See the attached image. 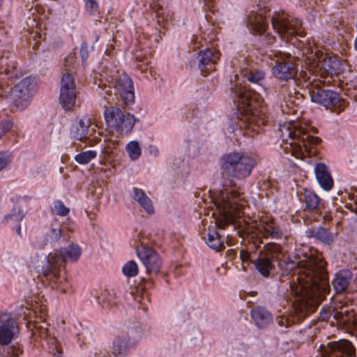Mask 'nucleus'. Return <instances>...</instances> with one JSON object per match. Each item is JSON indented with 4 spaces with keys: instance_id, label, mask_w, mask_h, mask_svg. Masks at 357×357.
I'll return each instance as SVG.
<instances>
[{
    "instance_id": "f257e3e1",
    "label": "nucleus",
    "mask_w": 357,
    "mask_h": 357,
    "mask_svg": "<svg viewBox=\"0 0 357 357\" xmlns=\"http://www.w3.org/2000/svg\"><path fill=\"white\" fill-rule=\"evenodd\" d=\"M291 264V268L296 266L297 270L296 279L289 284V294L294 298L292 305L295 314L298 319H303L317 309L328 291V275L325 263L315 258L305 257Z\"/></svg>"
},
{
    "instance_id": "f03ea898",
    "label": "nucleus",
    "mask_w": 357,
    "mask_h": 357,
    "mask_svg": "<svg viewBox=\"0 0 357 357\" xmlns=\"http://www.w3.org/2000/svg\"><path fill=\"white\" fill-rule=\"evenodd\" d=\"M82 252L78 244L72 243L67 247L54 250L45 257L46 263L42 267V273L52 288L63 294L66 292L68 283L64 275L65 264L68 261H77Z\"/></svg>"
},
{
    "instance_id": "7ed1b4c3",
    "label": "nucleus",
    "mask_w": 357,
    "mask_h": 357,
    "mask_svg": "<svg viewBox=\"0 0 357 357\" xmlns=\"http://www.w3.org/2000/svg\"><path fill=\"white\" fill-rule=\"evenodd\" d=\"M280 136L286 141L284 151L296 158H303L305 153L309 156L316 153L313 146L318 144L321 139L306 133L305 129L298 123L287 122L280 126Z\"/></svg>"
},
{
    "instance_id": "20e7f679",
    "label": "nucleus",
    "mask_w": 357,
    "mask_h": 357,
    "mask_svg": "<svg viewBox=\"0 0 357 357\" xmlns=\"http://www.w3.org/2000/svg\"><path fill=\"white\" fill-rule=\"evenodd\" d=\"M234 185L231 181L229 184L225 183L224 189L218 192H210L211 200L219 211L220 215L215 218V224L219 228H224L238 215V202L241 200V194L235 189L226 188Z\"/></svg>"
},
{
    "instance_id": "39448f33",
    "label": "nucleus",
    "mask_w": 357,
    "mask_h": 357,
    "mask_svg": "<svg viewBox=\"0 0 357 357\" xmlns=\"http://www.w3.org/2000/svg\"><path fill=\"white\" fill-rule=\"evenodd\" d=\"M237 98L239 110L244 114L245 120L249 124L256 126L264 125L268 120V116L262 108L257 107L256 100L258 94L255 91L249 90L245 86L234 91Z\"/></svg>"
},
{
    "instance_id": "423d86ee",
    "label": "nucleus",
    "mask_w": 357,
    "mask_h": 357,
    "mask_svg": "<svg viewBox=\"0 0 357 357\" xmlns=\"http://www.w3.org/2000/svg\"><path fill=\"white\" fill-rule=\"evenodd\" d=\"M256 162L252 157L233 152L222 157L221 169L224 176L243 179L249 176Z\"/></svg>"
},
{
    "instance_id": "0eeeda50",
    "label": "nucleus",
    "mask_w": 357,
    "mask_h": 357,
    "mask_svg": "<svg viewBox=\"0 0 357 357\" xmlns=\"http://www.w3.org/2000/svg\"><path fill=\"white\" fill-rule=\"evenodd\" d=\"M104 115L107 124L120 134L130 132L135 123L133 115L129 113L125 114L119 107L115 106L107 107Z\"/></svg>"
},
{
    "instance_id": "6e6552de",
    "label": "nucleus",
    "mask_w": 357,
    "mask_h": 357,
    "mask_svg": "<svg viewBox=\"0 0 357 357\" xmlns=\"http://www.w3.org/2000/svg\"><path fill=\"white\" fill-rule=\"evenodd\" d=\"M271 24L273 29L280 36L286 40L296 34H299L302 22L296 18H291L283 11L275 12L271 17Z\"/></svg>"
},
{
    "instance_id": "1a4fd4ad",
    "label": "nucleus",
    "mask_w": 357,
    "mask_h": 357,
    "mask_svg": "<svg viewBox=\"0 0 357 357\" xmlns=\"http://www.w3.org/2000/svg\"><path fill=\"white\" fill-rule=\"evenodd\" d=\"M35 78L26 77L17 84L11 91V98L19 110H24L30 105L36 91Z\"/></svg>"
},
{
    "instance_id": "9d476101",
    "label": "nucleus",
    "mask_w": 357,
    "mask_h": 357,
    "mask_svg": "<svg viewBox=\"0 0 357 357\" xmlns=\"http://www.w3.org/2000/svg\"><path fill=\"white\" fill-rule=\"evenodd\" d=\"M281 245L275 243H269L264 245L258 257L252 261L255 268L264 277H268L274 268L273 261L274 255L281 252Z\"/></svg>"
},
{
    "instance_id": "9b49d317",
    "label": "nucleus",
    "mask_w": 357,
    "mask_h": 357,
    "mask_svg": "<svg viewBox=\"0 0 357 357\" xmlns=\"http://www.w3.org/2000/svg\"><path fill=\"white\" fill-rule=\"evenodd\" d=\"M95 133V128L91 127V119L87 117L80 119L72 126L70 129L73 138L84 142L89 146L98 144L100 139L99 137H93Z\"/></svg>"
},
{
    "instance_id": "f8f14e48",
    "label": "nucleus",
    "mask_w": 357,
    "mask_h": 357,
    "mask_svg": "<svg viewBox=\"0 0 357 357\" xmlns=\"http://www.w3.org/2000/svg\"><path fill=\"white\" fill-rule=\"evenodd\" d=\"M77 89L73 77L70 73L63 75L61 81L59 100L62 107L70 110L75 104Z\"/></svg>"
},
{
    "instance_id": "ddd939ff",
    "label": "nucleus",
    "mask_w": 357,
    "mask_h": 357,
    "mask_svg": "<svg viewBox=\"0 0 357 357\" xmlns=\"http://www.w3.org/2000/svg\"><path fill=\"white\" fill-rule=\"evenodd\" d=\"M73 229V227L68 223L52 222L44 234V245L53 246L60 241H68L70 238V232H72Z\"/></svg>"
},
{
    "instance_id": "4468645a",
    "label": "nucleus",
    "mask_w": 357,
    "mask_h": 357,
    "mask_svg": "<svg viewBox=\"0 0 357 357\" xmlns=\"http://www.w3.org/2000/svg\"><path fill=\"white\" fill-rule=\"evenodd\" d=\"M322 357H356V349L347 340L330 342L321 347Z\"/></svg>"
},
{
    "instance_id": "2eb2a0df",
    "label": "nucleus",
    "mask_w": 357,
    "mask_h": 357,
    "mask_svg": "<svg viewBox=\"0 0 357 357\" xmlns=\"http://www.w3.org/2000/svg\"><path fill=\"white\" fill-rule=\"evenodd\" d=\"M311 100L326 107L329 106L335 107L338 104L337 113L344 109L342 105L339 94L332 90L322 89L317 85L313 86L309 91Z\"/></svg>"
},
{
    "instance_id": "dca6fc26",
    "label": "nucleus",
    "mask_w": 357,
    "mask_h": 357,
    "mask_svg": "<svg viewBox=\"0 0 357 357\" xmlns=\"http://www.w3.org/2000/svg\"><path fill=\"white\" fill-rule=\"evenodd\" d=\"M19 328L11 314L0 312V344L7 345L15 338Z\"/></svg>"
},
{
    "instance_id": "f3484780",
    "label": "nucleus",
    "mask_w": 357,
    "mask_h": 357,
    "mask_svg": "<svg viewBox=\"0 0 357 357\" xmlns=\"http://www.w3.org/2000/svg\"><path fill=\"white\" fill-rule=\"evenodd\" d=\"M295 63L289 59H283L282 56L275 61L273 68V73L275 77L280 79H293L297 74Z\"/></svg>"
},
{
    "instance_id": "a211bd4d",
    "label": "nucleus",
    "mask_w": 357,
    "mask_h": 357,
    "mask_svg": "<svg viewBox=\"0 0 357 357\" xmlns=\"http://www.w3.org/2000/svg\"><path fill=\"white\" fill-rule=\"evenodd\" d=\"M115 88L126 105L132 104L135 101L134 86L130 77L123 74L119 75L115 82Z\"/></svg>"
},
{
    "instance_id": "6ab92c4d",
    "label": "nucleus",
    "mask_w": 357,
    "mask_h": 357,
    "mask_svg": "<svg viewBox=\"0 0 357 357\" xmlns=\"http://www.w3.org/2000/svg\"><path fill=\"white\" fill-rule=\"evenodd\" d=\"M137 344V340L129 334L119 335L113 342L112 354L116 357H124Z\"/></svg>"
},
{
    "instance_id": "aec40b11",
    "label": "nucleus",
    "mask_w": 357,
    "mask_h": 357,
    "mask_svg": "<svg viewBox=\"0 0 357 357\" xmlns=\"http://www.w3.org/2000/svg\"><path fill=\"white\" fill-rule=\"evenodd\" d=\"M137 254L145 266L147 272H153L155 269L156 253L155 250L145 243L142 242L140 248L137 249Z\"/></svg>"
},
{
    "instance_id": "412c9836",
    "label": "nucleus",
    "mask_w": 357,
    "mask_h": 357,
    "mask_svg": "<svg viewBox=\"0 0 357 357\" xmlns=\"http://www.w3.org/2000/svg\"><path fill=\"white\" fill-rule=\"evenodd\" d=\"M314 171L316 179L321 188L326 191L331 190L333 187L334 181L326 165L321 162L317 163Z\"/></svg>"
},
{
    "instance_id": "4be33fe9",
    "label": "nucleus",
    "mask_w": 357,
    "mask_h": 357,
    "mask_svg": "<svg viewBox=\"0 0 357 357\" xmlns=\"http://www.w3.org/2000/svg\"><path fill=\"white\" fill-rule=\"evenodd\" d=\"M219 52L211 49H206L199 54V66L202 73H207L215 70L214 64L219 59Z\"/></svg>"
},
{
    "instance_id": "5701e85b",
    "label": "nucleus",
    "mask_w": 357,
    "mask_h": 357,
    "mask_svg": "<svg viewBox=\"0 0 357 357\" xmlns=\"http://www.w3.org/2000/svg\"><path fill=\"white\" fill-rule=\"evenodd\" d=\"M340 310L334 313V318L344 325L357 328V319L354 316V310L349 305H341L337 307Z\"/></svg>"
},
{
    "instance_id": "b1692460",
    "label": "nucleus",
    "mask_w": 357,
    "mask_h": 357,
    "mask_svg": "<svg viewBox=\"0 0 357 357\" xmlns=\"http://www.w3.org/2000/svg\"><path fill=\"white\" fill-rule=\"evenodd\" d=\"M352 278V273L349 270L338 271L332 281L333 287L337 294L344 292L349 287Z\"/></svg>"
},
{
    "instance_id": "393cba45",
    "label": "nucleus",
    "mask_w": 357,
    "mask_h": 357,
    "mask_svg": "<svg viewBox=\"0 0 357 357\" xmlns=\"http://www.w3.org/2000/svg\"><path fill=\"white\" fill-rule=\"evenodd\" d=\"M265 19L262 13H252L248 18L247 26L253 34H261L267 27Z\"/></svg>"
},
{
    "instance_id": "a878e982",
    "label": "nucleus",
    "mask_w": 357,
    "mask_h": 357,
    "mask_svg": "<svg viewBox=\"0 0 357 357\" xmlns=\"http://www.w3.org/2000/svg\"><path fill=\"white\" fill-rule=\"evenodd\" d=\"M259 230L264 238L280 239L284 236L280 227L273 220L262 222Z\"/></svg>"
},
{
    "instance_id": "bb28decb",
    "label": "nucleus",
    "mask_w": 357,
    "mask_h": 357,
    "mask_svg": "<svg viewBox=\"0 0 357 357\" xmlns=\"http://www.w3.org/2000/svg\"><path fill=\"white\" fill-rule=\"evenodd\" d=\"M251 316L255 325L261 328L266 327L273 320L272 315L268 310L260 306L251 310Z\"/></svg>"
},
{
    "instance_id": "cd10ccee",
    "label": "nucleus",
    "mask_w": 357,
    "mask_h": 357,
    "mask_svg": "<svg viewBox=\"0 0 357 357\" xmlns=\"http://www.w3.org/2000/svg\"><path fill=\"white\" fill-rule=\"evenodd\" d=\"M130 194L132 198L136 201L148 214L151 215L154 213L155 210L151 200L142 189L134 187L132 188Z\"/></svg>"
},
{
    "instance_id": "c85d7f7f",
    "label": "nucleus",
    "mask_w": 357,
    "mask_h": 357,
    "mask_svg": "<svg viewBox=\"0 0 357 357\" xmlns=\"http://www.w3.org/2000/svg\"><path fill=\"white\" fill-rule=\"evenodd\" d=\"M24 216L25 213L19 206H14L10 212L5 216V221L13 227L19 236H21L20 222Z\"/></svg>"
},
{
    "instance_id": "c756f323",
    "label": "nucleus",
    "mask_w": 357,
    "mask_h": 357,
    "mask_svg": "<svg viewBox=\"0 0 357 357\" xmlns=\"http://www.w3.org/2000/svg\"><path fill=\"white\" fill-rule=\"evenodd\" d=\"M319 66L324 73L331 76L337 75L342 71V65L336 58L325 56Z\"/></svg>"
},
{
    "instance_id": "7c9ffc66",
    "label": "nucleus",
    "mask_w": 357,
    "mask_h": 357,
    "mask_svg": "<svg viewBox=\"0 0 357 357\" xmlns=\"http://www.w3.org/2000/svg\"><path fill=\"white\" fill-rule=\"evenodd\" d=\"M307 236L314 237L321 242L330 245L334 241L333 234L328 229L324 227H317L307 231Z\"/></svg>"
},
{
    "instance_id": "2f4dec72",
    "label": "nucleus",
    "mask_w": 357,
    "mask_h": 357,
    "mask_svg": "<svg viewBox=\"0 0 357 357\" xmlns=\"http://www.w3.org/2000/svg\"><path fill=\"white\" fill-rule=\"evenodd\" d=\"M205 240L208 247L212 249L218 250L225 248L220 236L215 230L209 231Z\"/></svg>"
},
{
    "instance_id": "473e14b6",
    "label": "nucleus",
    "mask_w": 357,
    "mask_h": 357,
    "mask_svg": "<svg viewBox=\"0 0 357 357\" xmlns=\"http://www.w3.org/2000/svg\"><path fill=\"white\" fill-rule=\"evenodd\" d=\"M0 66L9 79L17 76V65L15 61H8L6 58L0 59Z\"/></svg>"
},
{
    "instance_id": "72a5a7b5",
    "label": "nucleus",
    "mask_w": 357,
    "mask_h": 357,
    "mask_svg": "<svg viewBox=\"0 0 357 357\" xmlns=\"http://www.w3.org/2000/svg\"><path fill=\"white\" fill-rule=\"evenodd\" d=\"M305 208L312 211L318 208L320 203V198L310 190H305L304 193Z\"/></svg>"
},
{
    "instance_id": "f704fd0d",
    "label": "nucleus",
    "mask_w": 357,
    "mask_h": 357,
    "mask_svg": "<svg viewBox=\"0 0 357 357\" xmlns=\"http://www.w3.org/2000/svg\"><path fill=\"white\" fill-rule=\"evenodd\" d=\"M242 75L248 81L254 84H259L264 77V73L255 68H250L242 71Z\"/></svg>"
},
{
    "instance_id": "c9c22d12",
    "label": "nucleus",
    "mask_w": 357,
    "mask_h": 357,
    "mask_svg": "<svg viewBox=\"0 0 357 357\" xmlns=\"http://www.w3.org/2000/svg\"><path fill=\"white\" fill-rule=\"evenodd\" d=\"M126 151L131 160L135 161L142 155V149L137 141H130L126 146Z\"/></svg>"
},
{
    "instance_id": "e433bc0d",
    "label": "nucleus",
    "mask_w": 357,
    "mask_h": 357,
    "mask_svg": "<svg viewBox=\"0 0 357 357\" xmlns=\"http://www.w3.org/2000/svg\"><path fill=\"white\" fill-rule=\"evenodd\" d=\"M97 156V152L93 150H88L82 151L77 154L74 159L75 160L81 165L88 164L91 160L94 159Z\"/></svg>"
},
{
    "instance_id": "4c0bfd02",
    "label": "nucleus",
    "mask_w": 357,
    "mask_h": 357,
    "mask_svg": "<svg viewBox=\"0 0 357 357\" xmlns=\"http://www.w3.org/2000/svg\"><path fill=\"white\" fill-rule=\"evenodd\" d=\"M122 272L126 277L133 278L137 275L139 268L134 260H130L123 266Z\"/></svg>"
},
{
    "instance_id": "58836bf2",
    "label": "nucleus",
    "mask_w": 357,
    "mask_h": 357,
    "mask_svg": "<svg viewBox=\"0 0 357 357\" xmlns=\"http://www.w3.org/2000/svg\"><path fill=\"white\" fill-rule=\"evenodd\" d=\"M48 344L50 345V352L52 354L53 357H63L60 345L54 337L48 340Z\"/></svg>"
},
{
    "instance_id": "ea45409f",
    "label": "nucleus",
    "mask_w": 357,
    "mask_h": 357,
    "mask_svg": "<svg viewBox=\"0 0 357 357\" xmlns=\"http://www.w3.org/2000/svg\"><path fill=\"white\" fill-rule=\"evenodd\" d=\"M53 211L58 215L65 216L68 214L70 210L61 201L58 200L54 202Z\"/></svg>"
},
{
    "instance_id": "a19ab883",
    "label": "nucleus",
    "mask_w": 357,
    "mask_h": 357,
    "mask_svg": "<svg viewBox=\"0 0 357 357\" xmlns=\"http://www.w3.org/2000/svg\"><path fill=\"white\" fill-rule=\"evenodd\" d=\"M0 357H20L19 349L14 347H3L0 349Z\"/></svg>"
},
{
    "instance_id": "79ce46f5",
    "label": "nucleus",
    "mask_w": 357,
    "mask_h": 357,
    "mask_svg": "<svg viewBox=\"0 0 357 357\" xmlns=\"http://www.w3.org/2000/svg\"><path fill=\"white\" fill-rule=\"evenodd\" d=\"M85 1V8L87 12L91 15H95L98 11V5L95 0H84Z\"/></svg>"
},
{
    "instance_id": "37998d69",
    "label": "nucleus",
    "mask_w": 357,
    "mask_h": 357,
    "mask_svg": "<svg viewBox=\"0 0 357 357\" xmlns=\"http://www.w3.org/2000/svg\"><path fill=\"white\" fill-rule=\"evenodd\" d=\"M47 324L43 323L40 325L36 324L34 327L36 328V331L33 332L34 334L38 333V335L42 337H45L49 335V330L47 327Z\"/></svg>"
},
{
    "instance_id": "c03bdc74",
    "label": "nucleus",
    "mask_w": 357,
    "mask_h": 357,
    "mask_svg": "<svg viewBox=\"0 0 357 357\" xmlns=\"http://www.w3.org/2000/svg\"><path fill=\"white\" fill-rule=\"evenodd\" d=\"M13 126V123L9 120L0 122V138L5 135Z\"/></svg>"
},
{
    "instance_id": "a18cd8bd",
    "label": "nucleus",
    "mask_w": 357,
    "mask_h": 357,
    "mask_svg": "<svg viewBox=\"0 0 357 357\" xmlns=\"http://www.w3.org/2000/svg\"><path fill=\"white\" fill-rule=\"evenodd\" d=\"M9 162V155L3 152H0V171L3 169Z\"/></svg>"
},
{
    "instance_id": "49530a36",
    "label": "nucleus",
    "mask_w": 357,
    "mask_h": 357,
    "mask_svg": "<svg viewBox=\"0 0 357 357\" xmlns=\"http://www.w3.org/2000/svg\"><path fill=\"white\" fill-rule=\"evenodd\" d=\"M80 55L82 57L83 65H84V63L86 62L89 56L88 47L85 43H83L81 45Z\"/></svg>"
},
{
    "instance_id": "de8ad7c7",
    "label": "nucleus",
    "mask_w": 357,
    "mask_h": 357,
    "mask_svg": "<svg viewBox=\"0 0 357 357\" xmlns=\"http://www.w3.org/2000/svg\"><path fill=\"white\" fill-rule=\"evenodd\" d=\"M76 58L74 54H69L65 59V66L68 68H74Z\"/></svg>"
},
{
    "instance_id": "09e8293b",
    "label": "nucleus",
    "mask_w": 357,
    "mask_h": 357,
    "mask_svg": "<svg viewBox=\"0 0 357 357\" xmlns=\"http://www.w3.org/2000/svg\"><path fill=\"white\" fill-rule=\"evenodd\" d=\"M162 10V7H160V6H159L158 5V20H157V22H158V25H160V26H161L162 27H165V24H161L160 18L162 19V22L164 21L165 22V24H167V20L165 19L163 15L161 16L162 13H160V10Z\"/></svg>"
},
{
    "instance_id": "8fccbe9b",
    "label": "nucleus",
    "mask_w": 357,
    "mask_h": 357,
    "mask_svg": "<svg viewBox=\"0 0 357 357\" xmlns=\"http://www.w3.org/2000/svg\"><path fill=\"white\" fill-rule=\"evenodd\" d=\"M240 257L243 261L248 260L250 257V254L246 250H241L240 252Z\"/></svg>"
},
{
    "instance_id": "3c124183",
    "label": "nucleus",
    "mask_w": 357,
    "mask_h": 357,
    "mask_svg": "<svg viewBox=\"0 0 357 357\" xmlns=\"http://www.w3.org/2000/svg\"><path fill=\"white\" fill-rule=\"evenodd\" d=\"M277 322L280 326H285L287 327L288 325L287 319L284 317H278Z\"/></svg>"
},
{
    "instance_id": "603ef678",
    "label": "nucleus",
    "mask_w": 357,
    "mask_h": 357,
    "mask_svg": "<svg viewBox=\"0 0 357 357\" xmlns=\"http://www.w3.org/2000/svg\"><path fill=\"white\" fill-rule=\"evenodd\" d=\"M198 37H195L194 39L192 40V41L195 43L194 49L199 48V45L202 46V45L200 44L201 41H198Z\"/></svg>"
},
{
    "instance_id": "864d4df0",
    "label": "nucleus",
    "mask_w": 357,
    "mask_h": 357,
    "mask_svg": "<svg viewBox=\"0 0 357 357\" xmlns=\"http://www.w3.org/2000/svg\"><path fill=\"white\" fill-rule=\"evenodd\" d=\"M129 294L133 298L134 300H136L135 294H134V293L132 291H130Z\"/></svg>"
},
{
    "instance_id": "5fc2aeb1",
    "label": "nucleus",
    "mask_w": 357,
    "mask_h": 357,
    "mask_svg": "<svg viewBox=\"0 0 357 357\" xmlns=\"http://www.w3.org/2000/svg\"><path fill=\"white\" fill-rule=\"evenodd\" d=\"M101 171L103 172H106L107 169H104V168H101Z\"/></svg>"
},
{
    "instance_id": "6e6d98bb",
    "label": "nucleus",
    "mask_w": 357,
    "mask_h": 357,
    "mask_svg": "<svg viewBox=\"0 0 357 357\" xmlns=\"http://www.w3.org/2000/svg\"><path fill=\"white\" fill-rule=\"evenodd\" d=\"M281 54H282V53H281V52H278V54H276L275 56H281Z\"/></svg>"
}]
</instances>
